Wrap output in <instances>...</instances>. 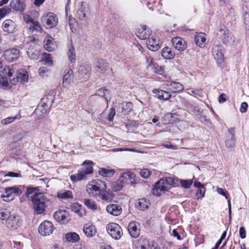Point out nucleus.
<instances>
[{
	"mask_svg": "<svg viewBox=\"0 0 249 249\" xmlns=\"http://www.w3.org/2000/svg\"><path fill=\"white\" fill-rule=\"evenodd\" d=\"M124 185L119 179L112 183V189L115 192H117L121 190Z\"/></svg>",
	"mask_w": 249,
	"mask_h": 249,
	"instance_id": "51",
	"label": "nucleus"
},
{
	"mask_svg": "<svg viewBox=\"0 0 249 249\" xmlns=\"http://www.w3.org/2000/svg\"><path fill=\"white\" fill-rule=\"evenodd\" d=\"M96 94L101 97H104L107 103H108V102L110 101L111 98L109 91L105 88H102L98 89Z\"/></svg>",
	"mask_w": 249,
	"mask_h": 249,
	"instance_id": "32",
	"label": "nucleus"
},
{
	"mask_svg": "<svg viewBox=\"0 0 249 249\" xmlns=\"http://www.w3.org/2000/svg\"><path fill=\"white\" fill-rule=\"evenodd\" d=\"M68 213L66 210H59L54 213L53 217L58 222L61 223H65L67 221Z\"/></svg>",
	"mask_w": 249,
	"mask_h": 249,
	"instance_id": "19",
	"label": "nucleus"
},
{
	"mask_svg": "<svg viewBox=\"0 0 249 249\" xmlns=\"http://www.w3.org/2000/svg\"><path fill=\"white\" fill-rule=\"evenodd\" d=\"M20 51L16 48H13L5 50L3 54L5 60L8 62H13L17 61L20 56Z\"/></svg>",
	"mask_w": 249,
	"mask_h": 249,
	"instance_id": "10",
	"label": "nucleus"
},
{
	"mask_svg": "<svg viewBox=\"0 0 249 249\" xmlns=\"http://www.w3.org/2000/svg\"><path fill=\"white\" fill-rule=\"evenodd\" d=\"M35 47L29 48L26 52L28 57L33 60H37L39 59V50L35 48Z\"/></svg>",
	"mask_w": 249,
	"mask_h": 249,
	"instance_id": "31",
	"label": "nucleus"
},
{
	"mask_svg": "<svg viewBox=\"0 0 249 249\" xmlns=\"http://www.w3.org/2000/svg\"><path fill=\"white\" fill-rule=\"evenodd\" d=\"M84 201L85 205L88 208L92 210H96L97 209V206L93 200L87 198L85 199Z\"/></svg>",
	"mask_w": 249,
	"mask_h": 249,
	"instance_id": "48",
	"label": "nucleus"
},
{
	"mask_svg": "<svg viewBox=\"0 0 249 249\" xmlns=\"http://www.w3.org/2000/svg\"><path fill=\"white\" fill-rule=\"evenodd\" d=\"M106 210L109 213L114 216L119 215L122 212L121 207L115 204L108 205L107 206Z\"/></svg>",
	"mask_w": 249,
	"mask_h": 249,
	"instance_id": "20",
	"label": "nucleus"
},
{
	"mask_svg": "<svg viewBox=\"0 0 249 249\" xmlns=\"http://www.w3.org/2000/svg\"><path fill=\"white\" fill-rule=\"evenodd\" d=\"M70 178L72 181L75 182L86 179V176L81 170H79L77 173L71 175Z\"/></svg>",
	"mask_w": 249,
	"mask_h": 249,
	"instance_id": "40",
	"label": "nucleus"
},
{
	"mask_svg": "<svg viewBox=\"0 0 249 249\" xmlns=\"http://www.w3.org/2000/svg\"><path fill=\"white\" fill-rule=\"evenodd\" d=\"M58 196L61 198L67 199L72 198L73 196L72 192L70 190H67L64 192L60 193L58 194Z\"/></svg>",
	"mask_w": 249,
	"mask_h": 249,
	"instance_id": "53",
	"label": "nucleus"
},
{
	"mask_svg": "<svg viewBox=\"0 0 249 249\" xmlns=\"http://www.w3.org/2000/svg\"><path fill=\"white\" fill-rule=\"evenodd\" d=\"M228 132L230 136L227 137L225 141V145L226 147H233L235 145L236 139L235 137V127H231L228 129Z\"/></svg>",
	"mask_w": 249,
	"mask_h": 249,
	"instance_id": "16",
	"label": "nucleus"
},
{
	"mask_svg": "<svg viewBox=\"0 0 249 249\" xmlns=\"http://www.w3.org/2000/svg\"><path fill=\"white\" fill-rule=\"evenodd\" d=\"M17 79H20L23 82H27L28 80V76L27 74V72H23V73H18L17 77Z\"/></svg>",
	"mask_w": 249,
	"mask_h": 249,
	"instance_id": "58",
	"label": "nucleus"
},
{
	"mask_svg": "<svg viewBox=\"0 0 249 249\" xmlns=\"http://www.w3.org/2000/svg\"><path fill=\"white\" fill-rule=\"evenodd\" d=\"M135 177L136 176L133 173L127 172L121 174L119 179L124 185L130 183L131 186H134L136 183Z\"/></svg>",
	"mask_w": 249,
	"mask_h": 249,
	"instance_id": "13",
	"label": "nucleus"
},
{
	"mask_svg": "<svg viewBox=\"0 0 249 249\" xmlns=\"http://www.w3.org/2000/svg\"><path fill=\"white\" fill-rule=\"evenodd\" d=\"M91 67L88 64L81 65L76 73L77 77L82 82L87 81L90 75Z\"/></svg>",
	"mask_w": 249,
	"mask_h": 249,
	"instance_id": "9",
	"label": "nucleus"
},
{
	"mask_svg": "<svg viewBox=\"0 0 249 249\" xmlns=\"http://www.w3.org/2000/svg\"><path fill=\"white\" fill-rule=\"evenodd\" d=\"M183 89L184 86L182 84L179 82H173L168 89L172 93H176L182 91Z\"/></svg>",
	"mask_w": 249,
	"mask_h": 249,
	"instance_id": "33",
	"label": "nucleus"
},
{
	"mask_svg": "<svg viewBox=\"0 0 249 249\" xmlns=\"http://www.w3.org/2000/svg\"><path fill=\"white\" fill-rule=\"evenodd\" d=\"M54 100V91H51L50 93L45 95V96L41 99V103L46 106L50 107L52 106Z\"/></svg>",
	"mask_w": 249,
	"mask_h": 249,
	"instance_id": "25",
	"label": "nucleus"
},
{
	"mask_svg": "<svg viewBox=\"0 0 249 249\" xmlns=\"http://www.w3.org/2000/svg\"><path fill=\"white\" fill-rule=\"evenodd\" d=\"M13 82L10 80L8 77L6 76L5 74H2L0 78V84L3 87H7L10 84V83L12 84H15L16 81L14 77L13 78Z\"/></svg>",
	"mask_w": 249,
	"mask_h": 249,
	"instance_id": "39",
	"label": "nucleus"
},
{
	"mask_svg": "<svg viewBox=\"0 0 249 249\" xmlns=\"http://www.w3.org/2000/svg\"><path fill=\"white\" fill-rule=\"evenodd\" d=\"M50 107L39 103L36 108L35 113L38 116V118H41L47 114Z\"/></svg>",
	"mask_w": 249,
	"mask_h": 249,
	"instance_id": "28",
	"label": "nucleus"
},
{
	"mask_svg": "<svg viewBox=\"0 0 249 249\" xmlns=\"http://www.w3.org/2000/svg\"><path fill=\"white\" fill-rule=\"evenodd\" d=\"M205 187L198 189L196 192V195L197 196V198H201L203 197L205 195Z\"/></svg>",
	"mask_w": 249,
	"mask_h": 249,
	"instance_id": "59",
	"label": "nucleus"
},
{
	"mask_svg": "<svg viewBox=\"0 0 249 249\" xmlns=\"http://www.w3.org/2000/svg\"><path fill=\"white\" fill-rule=\"evenodd\" d=\"M66 238L68 242L75 243L77 242L80 238L76 232H68L66 234Z\"/></svg>",
	"mask_w": 249,
	"mask_h": 249,
	"instance_id": "41",
	"label": "nucleus"
},
{
	"mask_svg": "<svg viewBox=\"0 0 249 249\" xmlns=\"http://www.w3.org/2000/svg\"><path fill=\"white\" fill-rule=\"evenodd\" d=\"M115 173V171L114 169H109L107 168H101L99 171V174L104 177H112Z\"/></svg>",
	"mask_w": 249,
	"mask_h": 249,
	"instance_id": "43",
	"label": "nucleus"
},
{
	"mask_svg": "<svg viewBox=\"0 0 249 249\" xmlns=\"http://www.w3.org/2000/svg\"><path fill=\"white\" fill-rule=\"evenodd\" d=\"M243 9L245 11L243 16L245 28L249 30V0H245Z\"/></svg>",
	"mask_w": 249,
	"mask_h": 249,
	"instance_id": "18",
	"label": "nucleus"
},
{
	"mask_svg": "<svg viewBox=\"0 0 249 249\" xmlns=\"http://www.w3.org/2000/svg\"><path fill=\"white\" fill-rule=\"evenodd\" d=\"M140 175L143 178H147L150 176V172L147 169H143L140 172Z\"/></svg>",
	"mask_w": 249,
	"mask_h": 249,
	"instance_id": "60",
	"label": "nucleus"
},
{
	"mask_svg": "<svg viewBox=\"0 0 249 249\" xmlns=\"http://www.w3.org/2000/svg\"><path fill=\"white\" fill-rule=\"evenodd\" d=\"M83 231L85 234L88 237L93 236L96 232L94 228L91 226H89L88 227L84 226Z\"/></svg>",
	"mask_w": 249,
	"mask_h": 249,
	"instance_id": "46",
	"label": "nucleus"
},
{
	"mask_svg": "<svg viewBox=\"0 0 249 249\" xmlns=\"http://www.w3.org/2000/svg\"><path fill=\"white\" fill-rule=\"evenodd\" d=\"M193 183L192 180L179 179L178 178L165 177L157 181L152 189L153 194L160 196L166 191H168L172 186H177L179 184L185 188H189Z\"/></svg>",
	"mask_w": 249,
	"mask_h": 249,
	"instance_id": "1",
	"label": "nucleus"
},
{
	"mask_svg": "<svg viewBox=\"0 0 249 249\" xmlns=\"http://www.w3.org/2000/svg\"><path fill=\"white\" fill-rule=\"evenodd\" d=\"M11 9L8 6H5L0 9V20L2 19L6 15L10 13Z\"/></svg>",
	"mask_w": 249,
	"mask_h": 249,
	"instance_id": "54",
	"label": "nucleus"
},
{
	"mask_svg": "<svg viewBox=\"0 0 249 249\" xmlns=\"http://www.w3.org/2000/svg\"><path fill=\"white\" fill-rule=\"evenodd\" d=\"M44 47L49 52H52L55 50L56 45L53 39L48 36L44 40Z\"/></svg>",
	"mask_w": 249,
	"mask_h": 249,
	"instance_id": "27",
	"label": "nucleus"
},
{
	"mask_svg": "<svg viewBox=\"0 0 249 249\" xmlns=\"http://www.w3.org/2000/svg\"><path fill=\"white\" fill-rule=\"evenodd\" d=\"M159 42L156 37L152 36L147 40L146 45L150 50L155 52L160 48Z\"/></svg>",
	"mask_w": 249,
	"mask_h": 249,
	"instance_id": "21",
	"label": "nucleus"
},
{
	"mask_svg": "<svg viewBox=\"0 0 249 249\" xmlns=\"http://www.w3.org/2000/svg\"><path fill=\"white\" fill-rule=\"evenodd\" d=\"M10 6L16 11L22 12L26 7L24 1L20 0H13L10 2Z\"/></svg>",
	"mask_w": 249,
	"mask_h": 249,
	"instance_id": "24",
	"label": "nucleus"
},
{
	"mask_svg": "<svg viewBox=\"0 0 249 249\" xmlns=\"http://www.w3.org/2000/svg\"><path fill=\"white\" fill-rule=\"evenodd\" d=\"M70 208L72 211L77 213L79 216H82L85 214V212L82 209V207L81 205L74 203L70 206Z\"/></svg>",
	"mask_w": 249,
	"mask_h": 249,
	"instance_id": "34",
	"label": "nucleus"
},
{
	"mask_svg": "<svg viewBox=\"0 0 249 249\" xmlns=\"http://www.w3.org/2000/svg\"><path fill=\"white\" fill-rule=\"evenodd\" d=\"M41 21L43 25L47 29L53 28L58 23V19L56 16L51 12L43 16Z\"/></svg>",
	"mask_w": 249,
	"mask_h": 249,
	"instance_id": "8",
	"label": "nucleus"
},
{
	"mask_svg": "<svg viewBox=\"0 0 249 249\" xmlns=\"http://www.w3.org/2000/svg\"><path fill=\"white\" fill-rule=\"evenodd\" d=\"M68 51L67 55L71 63L74 62L76 60V55L75 53V49L71 43L68 45Z\"/></svg>",
	"mask_w": 249,
	"mask_h": 249,
	"instance_id": "37",
	"label": "nucleus"
},
{
	"mask_svg": "<svg viewBox=\"0 0 249 249\" xmlns=\"http://www.w3.org/2000/svg\"><path fill=\"white\" fill-rule=\"evenodd\" d=\"M5 195L1 196L2 199L5 202L13 200L15 196H19L21 193V190L16 186L8 187L4 189Z\"/></svg>",
	"mask_w": 249,
	"mask_h": 249,
	"instance_id": "5",
	"label": "nucleus"
},
{
	"mask_svg": "<svg viewBox=\"0 0 249 249\" xmlns=\"http://www.w3.org/2000/svg\"><path fill=\"white\" fill-rule=\"evenodd\" d=\"M161 54L162 56L166 59H171L175 56V53L174 50L168 47L163 48Z\"/></svg>",
	"mask_w": 249,
	"mask_h": 249,
	"instance_id": "29",
	"label": "nucleus"
},
{
	"mask_svg": "<svg viewBox=\"0 0 249 249\" xmlns=\"http://www.w3.org/2000/svg\"><path fill=\"white\" fill-rule=\"evenodd\" d=\"M31 201L37 214L43 213L45 209L51 204L50 199L42 193H35L31 197Z\"/></svg>",
	"mask_w": 249,
	"mask_h": 249,
	"instance_id": "2",
	"label": "nucleus"
},
{
	"mask_svg": "<svg viewBox=\"0 0 249 249\" xmlns=\"http://www.w3.org/2000/svg\"><path fill=\"white\" fill-rule=\"evenodd\" d=\"M109 113L107 117V119L109 122L113 120V118L116 114L115 109L113 108H111L109 110Z\"/></svg>",
	"mask_w": 249,
	"mask_h": 249,
	"instance_id": "61",
	"label": "nucleus"
},
{
	"mask_svg": "<svg viewBox=\"0 0 249 249\" xmlns=\"http://www.w3.org/2000/svg\"><path fill=\"white\" fill-rule=\"evenodd\" d=\"M53 225L49 221H44L40 225L38 231L43 236L49 235L53 231Z\"/></svg>",
	"mask_w": 249,
	"mask_h": 249,
	"instance_id": "11",
	"label": "nucleus"
},
{
	"mask_svg": "<svg viewBox=\"0 0 249 249\" xmlns=\"http://www.w3.org/2000/svg\"><path fill=\"white\" fill-rule=\"evenodd\" d=\"M128 231L132 237L137 238L140 234V225L135 221L131 222L128 226Z\"/></svg>",
	"mask_w": 249,
	"mask_h": 249,
	"instance_id": "15",
	"label": "nucleus"
},
{
	"mask_svg": "<svg viewBox=\"0 0 249 249\" xmlns=\"http://www.w3.org/2000/svg\"><path fill=\"white\" fill-rule=\"evenodd\" d=\"M151 34V30L145 25H140L137 28L136 36L141 39L148 38Z\"/></svg>",
	"mask_w": 249,
	"mask_h": 249,
	"instance_id": "14",
	"label": "nucleus"
},
{
	"mask_svg": "<svg viewBox=\"0 0 249 249\" xmlns=\"http://www.w3.org/2000/svg\"><path fill=\"white\" fill-rule=\"evenodd\" d=\"M39 191V189L38 187H30L27 189L25 196L27 198H29L30 195L32 194L33 193H34L35 192H37Z\"/></svg>",
	"mask_w": 249,
	"mask_h": 249,
	"instance_id": "57",
	"label": "nucleus"
},
{
	"mask_svg": "<svg viewBox=\"0 0 249 249\" xmlns=\"http://www.w3.org/2000/svg\"><path fill=\"white\" fill-rule=\"evenodd\" d=\"M72 71L70 70L64 76L63 79V87L66 88L71 83V75L72 74Z\"/></svg>",
	"mask_w": 249,
	"mask_h": 249,
	"instance_id": "42",
	"label": "nucleus"
},
{
	"mask_svg": "<svg viewBox=\"0 0 249 249\" xmlns=\"http://www.w3.org/2000/svg\"><path fill=\"white\" fill-rule=\"evenodd\" d=\"M32 21H33V24L30 25L29 29L33 31H36V32L41 33L43 29L39 22L32 20Z\"/></svg>",
	"mask_w": 249,
	"mask_h": 249,
	"instance_id": "47",
	"label": "nucleus"
},
{
	"mask_svg": "<svg viewBox=\"0 0 249 249\" xmlns=\"http://www.w3.org/2000/svg\"><path fill=\"white\" fill-rule=\"evenodd\" d=\"M11 212L8 209L0 208V219L6 220L10 217Z\"/></svg>",
	"mask_w": 249,
	"mask_h": 249,
	"instance_id": "44",
	"label": "nucleus"
},
{
	"mask_svg": "<svg viewBox=\"0 0 249 249\" xmlns=\"http://www.w3.org/2000/svg\"><path fill=\"white\" fill-rule=\"evenodd\" d=\"M172 43L176 49L179 51H183L187 48V44L184 40L177 37L172 39Z\"/></svg>",
	"mask_w": 249,
	"mask_h": 249,
	"instance_id": "17",
	"label": "nucleus"
},
{
	"mask_svg": "<svg viewBox=\"0 0 249 249\" xmlns=\"http://www.w3.org/2000/svg\"><path fill=\"white\" fill-rule=\"evenodd\" d=\"M228 98V96L226 94L222 93L219 97L218 101L220 103H223L226 101Z\"/></svg>",
	"mask_w": 249,
	"mask_h": 249,
	"instance_id": "64",
	"label": "nucleus"
},
{
	"mask_svg": "<svg viewBox=\"0 0 249 249\" xmlns=\"http://www.w3.org/2000/svg\"><path fill=\"white\" fill-rule=\"evenodd\" d=\"M20 118V116L19 115H16V116H13V117H7V118L2 119L1 121V123L4 125H7L10 123H12L16 120L19 119Z\"/></svg>",
	"mask_w": 249,
	"mask_h": 249,
	"instance_id": "50",
	"label": "nucleus"
},
{
	"mask_svg": "<svg viewBox=\"0 0 249 249\" xmlns=\"http://www.w3.org/2000/svg\"><path fill=\"white\" fill-rule=\"evenodd\" d=\"M106 229L108 234L115 240H119L123 235L122 228L116 223L108 224Z\"/></svg>",
	"mask_w": 249,
	"mask_h": 249,
	"instance_id": "6",
	"label": "nucleus"
},
{
	"mask_svg": "<svg viewBox=\"0 0 249 249\" xmlns=\"http://www.w3.org/2000/svg\"><path fill=\"white\" fill-rule=\"evenodd\" d=\"M29 40L28 41L30 47H35L36 44L38 41V38L37 36L34 35L28 37Z\"/></svg>",
	"mask_w": 249,
	"mask_h": 249,
	"instance_id": "52",
	"label": "nucleus"
},
{
	"mask_svg": "<svg viewBox=\"0 0 249 249\" xmlns=\"http://www.w3.org/2000/svg\"><path fill=\"white\" fill-rule=\"evenodd\" d=\"M219 32L221 33L220 38L222 42L226 45H231L235 41V37L231 32L225 26H222Z\"/></svg>",
	"mask_w": 249,
	"mask_h": 249,
	"instance_id": "7",
	"label": "nucleus"
},
{
	"mask_svg": "<svg viewBox=\"0 0 249 249\" xmlns=\"http://www.w3.org/2000/svg\"><path fill=\"white\" fill-rule=\"evenodd\" d=\"M217 192L218 194L220 195H221L222 196L225 197L226 199L228 198V196H227V192L226 190H224L222 188H218L217 189Z\"/></svg>",
	"mask_w": 249,
	"mask_h": 249,
	"instance_id": "63",
	"label": "nucleus"
},
{
	"mask_svg": "<svg viewBox=\"0 0 249 249\" xmlns=\"http://www.w3.org/2000/svg\"><path fill=\"white\" fill-rule=\"evenodd\" d=\"M153 92L156 94L160 100H168L171 97L170 92L167 91L154 89H153Z\"/></svg>",
	"mask_w": 249,
	"mask_h": 249,
	"instance_id": "23",
	"label": "nucleus"
},
{
	"mask_svg": "<svg viewBox=\"0 0 249 249\" xmlns=\"http://www.w3.org/2000/svg\"><path fill=\"white\" fill-rule=\"evenodd\" d=\"M149 204V201L143 198L139 199L138 202L135 204V206L138 209L144 211L148 209Z\"/></svg>",
	"mask_w": 249,
	"mask_h": 249,
	"instance_id": "35",
	"label": "nucleus"
},
{
	"mask_svg": "<svg viewBox=\"0 0 249 249\" xmlns=\"http://www.w3.org/2000/svg\"><path fill=\"white\" fill-rule=\"evenodd\" d=\"M239 235L241 238L244 239L246 237V231L244 227H241L239 229Z\"/></svg>",
	"mask_w": 249,
	"mask_h": 249,
	"instance_id": "62",
	"label": "nucleus"
},
{
	"mask_svg": "<svg viewBox=\"0 0 249 249\" xmlns=\"http://www.w3.org/2000/svg\"><path fill=\"white\" fill-rule=\"evenodd\" d=\"M224 50L223 46L220 44H214L212 48V53L216 61L217 65L220 67L224 66Z\"/></svg>",
	"mask_w": 249,
	"mask_h": 249,
	"instance_id": "4",
	"label": "nucleus"
},
{
	"mask_svg": "<svg viewBox=\"0 0 249 249\" xmlns=\"http://www.w3.org/2000/svg\"><path fill=\"white\" fill-rule=\"evenodd\" d=\"M14 73V71L13 69H11L10 67H7L6 68H4L2 74H5L6 76L8 77V78L12 81L13 80L12 79V77H13Z\"/></svg>",
	"mask_w": 249,
	"mask_h": 249,
	"instance_id": "55",
	"label": "nucleus"
},
{
	"mask_svg": "<svg viewBox=\"0 0 249 249\" xmlns=\"http://www.w3.org/2000/svg\"><path fill=\"white\" fill-rule=\"evenodd\" d=\"M206 35L202 33L196 34L195 37V41L197 45L199 47H202L206 41Z\"/></svg>",
	"mask_w": 249,
	"mask_h": 249,
	"instance_id": "36",
	"label": "nucleus"
},
{
	"mask_svg": "<svg viewBox=\"0 0 249 249\" xmlns=\"http://www.w3.org/2000/svg\"><path fill=\"white\" fill-rule=\"evenodd\" d=\"M98 63L99 65L97 66V67L101 69V71L103 72L108 70L109 67V64L103 59L100 60Z\"/></svg>",
	"mask_w": 249,
	"mask_h": 249,
	"instance_id": "49",
	"label": "nucleus"
},
{
	"mask_svg": "<svg viewBox=\"0 0 249 249\" xmlns=\"http://www.w3.org/2000/svg\"><path fill=\"white\" fill-rule=\"evenodd\" d=\"M98 196L103 200H105L107 202H110L112 200L113 198L112 194L107 192L106 190L102 191L101 193H100Z\"/></svg>",
	"mask_w": 249,
	"mask_h": 249,
	"instance_id": "45",
	"label": "nucleus"
},
{
	"mask_svg": "<svg viewBox=\"0 0 249 249\" xmlns=\"http://www.w3.org/2000/svg\"><path fill=\"white\" fill-rule=\"evenodd\" d=\"M152 69L154 70V71L159 74H163L164 72V68L163 67L159 66L158 64H154Z\"/></svg>",
	"mask_w": 249,
	"mask_h": 249,
	"instance_id": "56",
	"label": "nucleus"
},
{
	"mask_svg": "<svg viewBox=\"0 0 249 249\" xmlns=\"http://www.w3.org/2000/svg\"><path fill=\"white\" fill-rule=\"evenodd\" d=\"M107 186L104 181L101 180H93L87 185V191L92 196H98L102 191L106 190Z\"/></svg>",
	"mask_w": 249,
	"mask_h": 249,
	"instance_id": "3",
	"label": "nucleus"
},
{
	"mask_svg": "<svg viewBox=\"0 0 249 249\" xmlns=\"http://www.w3.org/2000/svg\"><path fill=\"white\" fill-rule=\"evenodd\" d=\"M133 104L131 102H123L120 104L117 109L118 111L125 114L131 111Z\"/></svg>",
	"mask_w": 249,
	"mask_h": 249,
	"instance_id": "26",
	"label": "nucleus"
},
{
	"mask_svg": "<svg viewBox=\"0 0 249 249\" xmlns=\"http://www.w3.org/2000/svg\"><path fill=\"white\" fill-rule=\"evenodd\" d=\"M93 162L90 160H85L82 164L84 166L81 170L84 173L85 175L87 176L88 174H91L93 172L92 165Z\"/></svg>",
	"mask_w": 249,
	"mask_h": 249,
	"instance_id": "30",
	"label": "nucleus"
},
{
	"mask_svg": "<svg viewBox=\"0 0 249 249\" xmlns=\"http://www.w3.org/2000/svg\"><path fill=\"white\" fill-rule=\"evenodd\" d=\"M21 219L18 215H11L6 221V225L9 229L17 230L21 225Z\"/></svg>",
	"mask_w": 249,
	"mask_h": 249,
	"instance_id": "12",
	"label": "nucleus"
},
{
	"mask_svg": "<svg viewBox=\"0 0 249 249\" xmlns=\"http://www.w3.org/2000/svg\"><path fill=\"white\" fill-rule=\"evenodd\" d=\"M2 29L4 31L7 33H13L15 31L16 24L11 19H6L2 23Z\"/></svg>",
	"mask_w": 249,
	"mask_h": 249,
	"instance_id": "22",
	"label": "nucleus"
},
{
	"mask_svg": "<svg viewBox=\"0 0 249 249\" xmlns=\"http://www.w3.org/2000/svg\"><path fill=\"white\" fill-rule=\"evenodd\" d=\"M88 12V8L83 4L77 11V17L80 19H84L86 18V14Z\"/></svg>",
	"mask_w": 249,
	"mask_h": 249,
	"instance_id": "38",
	"label": "nucleus"
}]
</instances>
